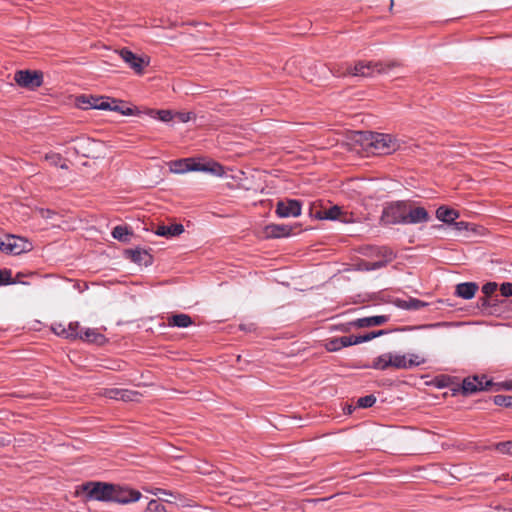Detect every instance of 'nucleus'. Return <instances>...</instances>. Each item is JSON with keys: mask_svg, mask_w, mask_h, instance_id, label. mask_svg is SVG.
<instances>
[{"mask_svg": "<svg viewBox=\"0 0 512 512\" xmlns=\"http://www.w3.org/2000/svg\"><path fill=\"white\" fill-rule=\"evenodd\" d=\"M351 139L363 149L382 155L392 154L405 144L404 140L391 134L372 131H355Z\"/></svg>", "mask_w": 512, "mask_h": 512, "instance_id": "obj_1", "label": "nucleus"}, {"mask_svg": "<svg viewBox=\"0 0 512 512\" xmlns=\"http://www.w3.org/2000/svg\"><path fill=\"white\" fill-rule=\"evenodd\" d=\"M394 66V63L385 64L382 62H364L359 61L353 67L346 66L344 69L339 68L337 70H331L334 76L343 77L346 75H351L355 77H374L380 74H386L389 72L391 67Z\"/></svg>", "mask_w": 512, "mask_h": 512, "instance_id": "obj_2", "label": "nucleus"}, {"mask_svg": "<svg viewBox=\"0 0 512 512\" xmlns=\"http://www.w3.org/2000/svg\"><path fill=\"white\" fill-rule=\"evenodd\" d=\"M87 501L111 502L114 484L98 481H89L81 485Z\"/></svg>", "mask_w": 512, "mask_h": 512, "instance_id": "obj_3", "label": "nucleus"}, {"mask_svg": "<svg viewBox=\"0 0 512 512\" xmlns=\"http://www.w3.org/2000/svg\"><path fill=\"white\" fill-rule=\"evenodd\" d=\"M406 205L407 202L405 201H395L387 204L381 214V223L383 225L405 224Z\"/></svg>", "mask_w": 512, "mask_h": 512, "instance_id": "obj_4", "label": "nucleus"}, {"mask_svg": "<svg viewBox=\"0 0 512 512\" xmlns=\"http://www.w3.org/2000/svg\"><path fill=\"white\" fill-rule=\"evenodd\" d=\"M14 80L19 86L34 90L43 84V74L36 70H19L15 73Z\"/></svg>", "mask_w": 512, "mask_h": 512, "instance_id": "obj_5", "label": "nucleus"}, {"mask_svg": "<svg viewBox=\"0 0 512 512\" xmlns=\"http://www.w3.org/2000/svg\"><path fill=\"white\" fill-rule=\"evenodd\" d=\"M495 386L492 380H488L485 375L467 377L463 380L462 389L465 395L473 394L478 391L491 390Z\"/></svg>", "mask_w": 512, "mask_h": 512, "instance_id": "obj_6", "label": "nucleus"}, {"mask_svg": "<svg viewBox=\"0 0 512 512\" xmlns=\"http://www.w3.org/2000/svg\"><path fill=\"white\" fill-rule=\"evenodd\" d=\"M301 210L302 202L300 200L285 199L277 202L275 213L280 218L298 217Z\"/></svg>", "mask_w": 512, "mask_h": 512, "instance_id": "obj_7", "label": "nucleus"}, {"mask_svg": "<svg viewBox=\"0 0 512 512\" xmlns=\"http://www.w3.org/2000/svg\"><path fill=\"white\" fill-rule=\"evenodd\" d=\"M111 498V502L128 504L138 501L141 498V493L126 486L114 484V491L112 492Z\"/></svg>", "mask_w": 512, "mask_h": 512, "instance_id": "obj_8", "label": "nucleus"}, {"mask_svg": "<svg viewBox=\"0 0 512 512\" xmlns=\"http://www.w3.org/2000/svg\"><path fill=\"white\" fill-rule=\"evenodd\" d=\"M7 245V254L11 255H20L33 248L32 243L26 238L13 234H7Z\"/></svg>", "mask_w": 512, "mask_h": 512, "instance_id": "obj_9", "label": "nucleus"}, {"mask_svg": "<svg viewBox=\"0 0 512 512\" xmlns=\"http://www.w3.org/2000/svg\"><path fill=\"white\" fill-rule=\"evenodd\" d=\"M121 59L129 65L136 73H142L144 67L148 65V61L142 57L137 56L127 48H123L119 51Z\"/></svg>", "mask_w": 512, "mask_h": 512, "instance_id": "obj_10", "label": "nucleus"}, {"mask_svg": "<svg viewBox=\"0 0 512 512\" xmlns=\"http://www.w3.org/2000/svg\"><path fill=\"white\" fill-rule=\"evenodd\" d=\"M110 97H86L81 96L79 97V102L84 104L82 106L83 109H97V110H105L108 111L109 108H111V102Z\"/></svg>", "mask_w": 512, "mask_h": 512, "instance_id": "obj_11", "label": "nucleus"}, {"mask_svg": "<svg viewBox=\"0 0 512 512\" xmlns=\"http://www.w3.org/2000/svg\"><path fill=\"white\" fill-rule=\"evenodd\" d=\"M104 396L109 399L122 400L125 402L137 401L140 394L137 391L129 389L108 388L104 391Z\"/></svg>", "mask_w": 512, "mask_h": 512, "instance_id": "obj_12", "label": "nucleus"}, {"mask_svg": "<svg viewBox=\"0 0 512 512\" xmlns=\"http://www.w3.org/2000/svg\"><path fill=\"white\" fill-rule=\"evenodd\" d=\"M390 317L388 315H376L358 318L348 323L349 326L355 328H368L373 326H379L388 322Z\"/></svg>", "mask_w": 512, "mask_h": 512, "instance_id": "obj_13", "label": "nucleus"}, {"mask_svg": "<svg viewBox=\"0 0 512 512\" xmlns=\"http://www.w3.org/2000/svg\"><path fill=\"white\" fill-rule=\"evenodd\" d=\"M430 220V216L424 207L408 208L406 205L405 224H420Z\"/></svg>", "mask_w": 512, "mask_h": 512, "instance_id": "obj_14", "label": "nucleus"}, {"mask_svg": "<svg viewBox=\"0 0 512 512\" xmlns=\"http://www.w3.org/2000/svg\"><path fill=\"white\" fill-rule=\"evenodd\" d=\"M184 232V226L182 224L172 225H158L154 233L157 236L165 238H173L181 235Z\"/></svg>", "mask_w": 512, "mask_h": 512, "instance_id": "obj_15", "label": "nucleus"}, {"mask_svg": "<svg viewBox=\"0 0 512 512\" xmlns=\"http://www.w3.org/2000/svg\"><path fill=\"white\" fill-rule=\"evenodd\" d=\"M125 255L134 263L144 264L145 266L151 264V255L146 250L139 248L128 249L125 251Z\"/></svg>", "mask_w": 512, "mask_h": 512, "instance_id": "obj_16", "label": "nucleus"}, {"mask_svg": "<svg viewBox=\"0 0 512 512\" xmlns=\"http://www.w3.org/2000/svg\"><path fill=\"white\" fill-rule=\"evenodd\" d=\"M478 290L474 282H463L456 286L455 295L465 300L472 299Z\"/></svg>", "mask_w": 512, "mask_h": 512, "instance_id": "obj_17", "label": "nucleus"}, {"mask_svg": "<svg viewBox=\"0 0 512 512\" xmlns=\"http://www.w3.org/2000/svg\"><path fill=\"white\" fill-rule=\"evenodd\" d=\"M394 304L396 307L403 309V310H409V311H417L420 310L428 305V303L419 300L417 298H409L407 300L405 299H396L394 301Z\"/></svg>", "mask_w": 512, "mask_h": 512, "instance_id": "obj_18", "label": "nucleus"}, {"mask_svg": "<svg viewBox=\"0 0 512 512\" xmlns=\"http://www.w3.org/2000/svg\"><path fill=\"white\" fill-rule=\"evenodd\" d=\"M348 346H352L351 335L328 339L325 344V347L329 352H336Z\"/></svg>", "mask_w": 512, "mask_h": 512, "instance_id": "obj_19", "label": "nucleus"}, {"mask_svg": "<svg viewBox=\"0 0 512 512\" xmlns=\"http://www.w3.org/2000/svg\"><path fill=\"white\" fill-rule=\"evenodd\" d=\"M318 217L323 220H340L342 222H348V218L342 212L339 206H332L318 213Z\"/></svg>", "mask_w": 512, "mask_h": 512, "instance_id": "obj_20", "label": "nucleus"}, {"mask_svg": "<svg viewBox=\"0 0 512 512\" xmlns=\"http://www.w3.org/2000/svg\"><path fill=\"white\" fill-rule=\"evenodd\" d=\"M291 232L292 227L286 224H270L266 227V233L271 238L288 237Z\"/></svg>", "mask_w": 512, "mask_h": 512, "instance_id": "obj_21", "label": "nucleus"}, {"mask_svg": "<svg viewBox=\"0 0 512 512\" xmlns=\"http://www.w3.org/2000/svg\"><path fill=\"white\" fill-rule=\"evenodd\" d=\"M436 217L443 223L452 224L459 217V213L455 209L440 206L436 210Z\"/></svg>", "mask_w": 512, "mask_h": 512, "instance_id": "obj_22", "label": "nucleus"}, {"mask_svg": "<svg viewBox=\"0 0 512 512\" xmlns=\"http://www.w3.org/2000/svg\"><path fill=\"white\" fill-rule=\"evenodd\" d=\"M71 141L75 143V145L71 148L75 152V154L82 155L84 157L89 156V146L92 144V141L88 137H76Z\"/></svg>", "mask_w": 512, "mask_h": 512, "instance_id": "obj_23", "label": "nucleus"}, {"mask_svg": "<svg viewBox=\"0 0 512 512\" xmlns=\"http://www.w3.org/2000/svg\"><path fill=\"white\" fill-rule=\"evenodd\" d=\"M365 368H372L375 370H387L391 366V352H387L376 357L372 364L366 365Z\"/></svg>", "mask_w": 512, "mask_h": 512, "instance_id": "obj_24", "label": "nucleus"}, {"mask_svg": "<svg viewBox=\"0 0 512 512\" xmlns=\"http://www.w3.org/2000/svg\"><path fill=\"white\" fill-rule=\"evenodd\" d=\"M384 252V259H378L375 261H370V270H378L385 266H387L390 262H392L396 258V254L393 250H382Z\"/></svg>", "mask_w": 512, "mask_h": 512, "instance_id": "obj_25", "label": "nucleus"}, {"mask_svg": "<svg viewBox=\"0 0 512 512\" xmlns=\"http://www.w3.org/2000/svg\"><path fill=\"white\" fill-rule=\"evenodd\" d=\"M110 102H111V108H109L108 111L118 112L124 116L140 115L142 113L141 111H138V110L135 111L131 107L122 106L123 102L120 100L110 99Z\"/></svg>", "mask_w": 512, "mask_h": 512, "instance_id": "obj_26", "label": "nucleus"}, {"mask_svg": "<svg viewBox=\"0 0 512 512\" xmlns=\"http://www.w3.org/2000/svg\"><path fill=\"white\" fill-rule=\"evenodd\" d=\"M169 326L178 328H187L192 324V319L188 314H175L169 318Z\"/></svg>", "mask_w": 512, "mask_h": 512, "instance_id": "obj_27", "label": "nucleus"}, {"mask_svg": "<svg viewBox=\"0 0 512 512\" xmlns=\"http://www.w3.org/2000/svg\"><path fill=\"white\" fill-rule=\"evenodd\" d=\"M145 114L153 119L168 123L174 118V114L170 110L147 109Z\"/></svg>", "mask_w": 512, "mask_h": 512, "instance_id": "obj_28", "label": "nucleus"}, {"mask_svg": "<svg viewBox=\"0 0 512 512\" xmlns=\"http://www.w3.org/2000/svg\"><path fill=\"white\" fill-rule=\"evenodd\" d=\"M111 234L114 239L127 243L130 241L132 232L126 226L118 225L113 228Z\"/></svg>", "mask_w": 512, "mask_h": 512, "instance_id": "obj_29", "label": "nucleus"}, {"mask_svg": "<svg viewBox=\"0 0 512 512\" xmlns=\"http://www.w3.org/2000/svg\"><path fill=\"white\" fill-rule=\"evenodd\" d=\"M200 169H203V172H208L219 177H222L225 174L224 167L215 161H208L204 163V166Z\"/></svg>", "mask_w": 512, "mask_h": 512, "instance_id": "obj_30", "label": "nucleus"}, {"mask_svg": "<svg viewBox=\"0 0 512 512\" xmlns=\"http://www.w3.org/2000/svg\"><path fill=\"white\" fill-rule=\"evenodd\" d=\"M191 159L175 160L171 163L170 170L175 174H183L189 172Z\"/></svg>", "mask_w": 512, "mask_h": 512, "instance_id": "obj_31", "label": "nucleus"}, {"mask_svg": "<svg viewBox=\"0 0 512 512\" xmlns=\"http://www.w3.org/2000/svg\"><path fill=\"white\" fill-rule=\"evenodd\" d=\"M407 370L416 368L426 363L425 357L417 353L406 354Z\"/></svg>", "mask_w": 512, "mask_h": 512, "instance_id": "obj_32", "label": "nucleus"}, {"mask_svg": "<svg viewBox=\"0 0 512 512\" xmlns=\"http://www.w3.org/2000/svg\"><path fill=\"white\" fill-rule=\"evenodd\" d=\"M391 366L395 369L407 370L406 354L391 352Z\"/></svg>", "mask_w": 512, "mask_h": 512, "instance_id": "obj_33", "label": "nucleus"}, {"mask_svg": "<svg viewBox=\"0 0 512 512\" xmlns=\"http://www.w3.org/2000/svg\"><path fill=\"white\" fill-rule=\"evenodd\" d=\"M382 250H392L387 246H368L365 248L364 254L368 257H375L378 259H384V252Z\"/></svg>", "mask_w": 512, "mask_h": 512, "instance_id": "obj_34", "label": "nucleus"}, {"mask_svg": "<svg viewBox=\"0 0 512 512\" xmlns=\"http://www.w3.org/2000/svg\"><path fill=\"white\" fill-rule=\"evenodd\" d=\"M45 160L53 166H59L61 169H68V166L65 163H61L62 157L59 153H47L45 155Z\"/></svg>", "mask_w": 512, "mask_h": 512, "instance_id": "obj_35", "label": "nucleus"}, {"mask_svg": "<svg viewBox=\"0 0 512 512\" xmlns=\"http://www.w3.org/2000/svg\"><path fill=\"white\" fill-rule=\"evenodd\" d=\"M103 336L96 332L95 329L87 328L83 333H80L79 338L82 340H86L88 342H97L98 338H102Z\"/></svg>", "mask_w": 512, "mask_h": 512, "instance_id": "obj_36", "label": "nucleus"}, {"mask_svg": "<svg viewBox=\"0 0 512 512\" xmlns=\"http://www.w3.org/2000/svg\"><path fill=\"white\" fill-rule=\"evenodd\" d=\"M493 402L497 406L512 408V396L496 395L493 398Z\"/></svg>", "mask_w": 512, "mask_h": 512, "instance_id": "obj_37", "label": "nucleus"}, {"mask_svg": "<svg viewBox=\"0 0 512 512\" xmlns=\"http://www.w3.org/2000/svg\"><path fill=\"white\" fill-rule=\"evenodd\" d=\"M494 449L502 454L512 456V440L498 442L494 444Z\"/></svg>", "mask_w": 512, "mask_h": 512, "instance_id": "obj_38", "label": "nucleus"}, {"mask_svg": "<svg viewBox=\"0 0 512 512\" xmlns=\"http://www.w3.org/2000/svg\"><path fill=\"white\" fill-rule=\"evenodd\" d=\"M352 345L361 344L364 342L371 341L375 338V334L372 332H368L364 335H351Z\"/></svg>", "mask_w": 512, "mask_h": 512, "instance_id": "obj_39", "label": "nucleus"}, {"mask_svg": "<svg viewBox=\"0 0 512 512\" xmlns=\"http://www.w3.org/2000/svg\"><path fill=\"white\" fill-rule=\"evenodd\" d=\"M352 345L361 344L364 342L371 341L375 338V334L372 332H368L364 335H351Z\"/></svg>", "mask_w": 512, "mask_h": 512, "instance_id": "obj_40", "label": "nucleus"}, {"mask_svg": "<svg viewBox=\"0 0 512 512\" xmlns=\"http://www.w3.org/2000/svg\"><path fill=\"white\" fill-rule=\"evenodd\" d=\"M376 402V397L372 394L366 395L364 397H360L357 401V404L361 408H370Z\"/></svg>", "mask_w": 512, "mask_h": 512, "instance_id": "obj_41", "label": "nucleus"}, {"mask_svg": "<svg viewBox=\"0 0 512 512\" xmlns=\"http://www.w3.org/2000/svg\"><path fill=\"white\" fill-rule=\"evenodd\" d=\"M79 323L78 322H71L68 326V330H63V334H65L66 338H79L78 333Z\"/></svg>", "mask_w": 512, "mask_h": 512, "instance_id": "obj_42", "label": "nucleus"}, {"mask_svg": "<svg viewBox=\"0 0 512 512\" xmlns=\"http://www.w3.org/2000/svg\"><path fill=\"white\" fill-rule=\"evenodd\" d=\"M497 302H498L497 298L493 299L491 297L485 296V297L479 299V306L481 307L482 310L487 311L488 308L496 306Z\"/></svg>", "mask_w": 512, "mask_h": 512, "instance_id": "obj_43", "label": "nucleus"}, {"mask_svg": "<svg viewBox=\"0 0 512 512\" xmlns=\"http://www.w3.org/2000/svg\"><path fill=\"white\" fill-rule=\"evenodd\" d=\"M15 282L12 280L11 271L5 270L2 271L0 269V286L14 284Z\"/></svg>", "mask_w": 512, "mask_h": 512, "instance_id": "obj_44", "label": "nucleus"}, {"mask_svg": "<svg viewBox=\"0 0 512 512\" xmlns=\"http://www.w3.org/2000/svg\"><path fill=\"white\" fill-rule=\"evenodd\" d=\"M497 283L488 282L482 286V292L486 297H491L493 293L497 290Z\"/></svg>", "mask_w": 512, "mask_h": 512, "instance_id": "obj_45", "label": "nucleus"}, {"mask_svg": "<svg viewBox=\"0 0 512 512\" xmlns=\"http://www.w3.org/2000/svg\"><path fill=\"white\" fill-rule=\"evenodd\" d=\"M147 510L149 512H164L165 507L162 504H160L157 500L152 499L148 502Z\"/></svg>", "mask_w": 512, "mask_h": 512, "instance_id": "obj_46", "label": "nucleus"}, {"mask_svg": "<svg viewBox=\"0 0 512 512\" xmlns=\"http://www.w3.org/2000/svg\"><path fill=\"white\" fill-rule=\"evenodd\" d=\"M194 116L195 115L193 112H177L174 114V117H176L178 121L182 123L189 122L191 119L194 118Z\"/></svg>", "mask_w": 512, "mask_h": 512, "instance_id": "obj_47", "label": "nucleus"}, {"mask_svg": "<svg viewBox=\"0 0 512 512\" xmlns=\"http://www.w3.org/2000/svg\"><path fill=\"white\" fill-rule=\"evenodd\" d=\"M500 293L503 297H510L512 296V283L510 282H504L500 286Z\"/></svg>", "mask_w": 512, "mask_h": 512, "instance_id": "obj_48", "label": "nucleus"}, {"mask_svg": "<svg viewBox=\"0 0 512 512\" xmlns=\"http://www.w3.org/2000/svg\"><path fill=\"white\" fill-rule=\"evenodd\" d=\"M451 225H453L454 229L462 232V231H468L470 228V224L465 221H459V222H453Z\"/></svg>", "mask_w": 512, "mask_h": 512, "instance_id": "obj_49", "label": "nucleus"}, {"mask_svg": "<svg viewBox=\"0 0 512 512\" xmlns=\"http://www.w3.org/2000/svg\"><path fill=\"white\" fill-rule=\"evenodd\" d=\"M495 386H497L496 390H499L500 388H502V389H505L508 391H512V380H508V381H505L502 383H497V384H495Z\"/></svg>", "mask_w": 512, "mask_h": 512, "instance_id": "obj_50", "label": "nucleus"}, {"mask_svg": "<svg viewBox=\"0 0 512 512\" xmlns=\"http://www.w3.org/2000/svg\"><path fill=\"white\" fill-rule=\"evenodd\" d=\"M203 166H204V163L192 162V160H191L190 161L189 171H201V172H203V169H198V168H201Z\"/></svg>", "mask_w": 512, "mask_h": 512, "instance_id": "obj_51", "label": "nucleus"}, {"mask_svg": "<svg viewBox=\"0 0 512 512\" xmlns=\"http://www.w3.org/2000/svg\"><path fill=\"white\" fill-rule=\"evenodd\" d=\"M369 264H370V261L363 260L358 264V269L361 271H371Z\"/></svg>", "mask_w": 512, "mask_h": 512, "instance_id": "obj_52", "label": "nucleus"}, {"mask_svg": "<svg viewBox=\"0 0 512 512\" xmlns=\"http://www.w3.org/2000/svg\"><path fill=\"white\" fill-rule=\"evenodd\" d=\"M7 235L0 241V251L7 254Z\"/></svg>", "mask_w": 512, "mask_h": 512, "instance_id": "obj_53", "label": "nucleus"}, {"mask_svg": "<svg viewBox=\"0 0 512 512\" xmlns=\"http://www.w3.org/2000/svg\"><path fill=\"white\" fill-rule=\"evenodd\" d=\"M373 333L375 334V338H377L382 335H386V334L390 333V330L383 329V330L373 331Z\"/></svg>", "mask_w": 512, "mask_h": 512, "instance_id": "obj_54", "label": "nucleus"}, {"mask_svg": "<svg viewBox=\"0 0 512 512\" xmlns=\"http://www.w3.org/2000/svg\"><path fill=\"white\" fill-rule=\"evenodd\" d=\"M252 326H253L252 324H250V325L241 324L239 326V328L241 330H243V331H251L252 330Z\"/></svg>", "mask_w": 512, "mask_h": 512, "instance_id": "obj_55", "label": "nucleus"}, {"mask_svg": "<svg viewBox=\"0 0 512 512\" xmlns=\"http://www.w3.org/2000/svg\"><path fill=\"white\" fill-rule=\"evenodd\" d=\"M4 445V441L2 438H0V447Z\"/></svg>", "mask_w": 512, "mask_h": 512, "instance_id": "obj_56", "label": "nucleus"}, {"mask_svg": "<svg viewBox=\"0 0 512 512\" xmlns=\"http://www.w3.org/2000/svg\"><path fill=\"white\" fill-rule=\"evenodd\" d=\"M162 492H163L164 494H166V495H171V493H168V492H167V491H165V490H163Z\"/></svg>", "mask_w": 512, "mask_h": 512, "instance_id": "obj_57", "label": "nucleus"}, {"mask_svg": "<svg viewBox=\"0 0 512 512\" xmlns=\"http://www.w3.org/2000/svg\"><path fill=\"white\" fill-rule=\"evenodd\" d=\"M392 7H393V0H391L390 9H392Z\"/></svg>", "mask_w": 512, "mask_h": 512, "instance_id": "obj_58", "label": "nucleus"}, {"mask_svg": "<svg viewBox=\"0 0 512 512\" xmlns=\"http://www.w3.org/2000/svg\"><path fill=\"white\" fill-rule=\"evenodd\" d=\"M509 512H512V509H511V510H509Z\"/></svg>", "mask_w": 512, "mask_h": 512, "instance_id": "obj_59", "label": "nucleus"}]
</instances>
